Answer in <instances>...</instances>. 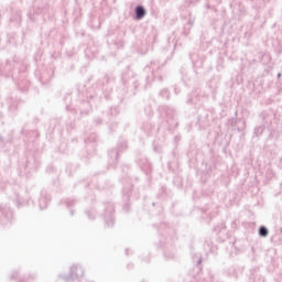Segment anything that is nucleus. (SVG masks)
<instances>
[{
  "label": "nucleus",
  "mask_w": 282,
  "mask_h": 282,
  "mask_svg": "<svg viewBox=\"0 0 282 282\" xmlns=\"http://www.w3.org/2000/svg\"><path fill=\"white\" fill-rule=\"evenodd\" d=\"M135 12H137V19H143L144 14H147V11L142 7H137Z\"/></svg>",
  "instance_id": "1"
},
{
  "label": "nucleus",
  "mask_w": 282,
  "mask_h": 282,
  "mask_svg": "<svg viewBox=\"0 0 282 282\" xmlns=\"http://www.w3.org/2000/svg\"><path fill=\"white\" fill-rule=\"evenodd\" d=\"M259 232L261 237H268V229L265 227H261Z\"/></svg>",
  "instance_id": "2"
}]
</instances>
